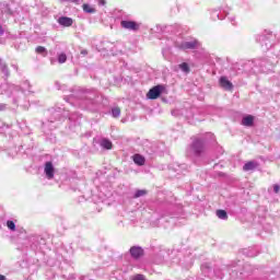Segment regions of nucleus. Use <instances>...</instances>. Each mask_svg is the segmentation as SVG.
Here are the masks:
<instances>
[{
    "label": "nucleus",
    "instance_id": "obj_1",
    "mask_svg": "<svg viewBox=\"0 0 280 280\" xmlns=\"http://www.w3.org/2000/svg\"><path fill=\"white\" fill-rule=\"evenodd\" d=\"M190 154L200 156L205 152V140L196 138L190 145Z\"/></svg>",
    "mask_w": 280,
    "mask_h": 280
},
{
    "label": "nucleus",
    "instance_id": "obj_21",
    "mask_svg": "<svg viewBox=\"0 0 280 280\" xmlns=\"http://www.w3.org/2000/svg\"><path fill=\"white\" fill-rule=\"evenodd\" d=\"M7 226L10 231H16V224H14L13 221H7Z\"/></svg>",
    "mask_w": 280,
    "mask_h": 280
},
{
    "label": "nucleus",
    "instance_id": "obj_27",
    "mask_svg": "<svg viewBox=\"0 0 280 280\" xmlns=\"http://www.w3.org/2000/svg\"><path fill=\"white\" fill-rule=\"evenodd\" d=\"M98 5H106V0H98Z\"/></svg>",
    "mask_w": 280,
    "mask_h": 280
},
{
    "label": "nucleus",
    "instance_id": "obj_7",
    "mask_svg": "<svg viewBox=\"0 0 280 280\" xmlns=\"http://www.w3.org/2000/svg\"><path fill=\"white\" fill-rule=\"evenodd\" d=\"M130 255L133 259H139V257H143V248L139 246H132L130 248Z\"/></svg>",
    "mask_w": 280,
    "mask_h": 280
},
{
    "label": "nucleus",
    "instance_id": "obj_11",
    "mask_svg": "<svg viewBox=\"0 0 280 280\" xmlns=\"http://www.w3.org/2000/svg\"><path fill=\"white\" fill-rule=\"evenodd\" d=\"M255 122V117L248 115V116H245L243 119H242V125L243 126H247V127H250L253 126V124Z\"/></svg>",
    "mask_w": 280,
    "mask_h": 280
},
{
    "label": "nucleus",
    "instance_id": "obj_18",
    "mask_svg": "<svg viewBox=\"0 0 280 280\" xmlns=\"http://www.w3.org/2000/svg\"><path fill=\"white\" fill-rule=\"evenodd\" d=\"M257 40H258L259 43H261V45H264V43H265V46L268 47V37H266L265 35H260V36L257 38Z\"/></svg>",
    "mask_w": 280,
    "mask_h": 280
},
{
    "label": "nucleus",
    "instance_id": "obj_10",
    "mask_svg": "<svg viewBox=\"0 0 280 280\" xmlns=\"http://www.w3.org/2000/svg\"><path fill=\"white\" fill-rule=\"evenodd\" d=\"M100 145L101 148H104V150H113V142L106 138L100 141Z\"/></svg>",
    "mask_w": 280,
    "mask_h": 280
},
{
    "label": "nucleus",
    "instance_id": "obj_30",
    "mask_svg": "<svg viewBox=\"0 0 280 280\" xmlns=\"http://www.w3.org/2000/svg\"><path fill=\"white\" fill-rule=\"evenodd\" d=\"M13 69H15V71H19V66H13Z\"/></svg>",
    "mask_w": 280,
    "mask_h": 280
},
{
    "label": "nucleus",
    "instance_id": "obj_29",
    "mask_svg": "<svg viewBox=\"0 0 280 280\" xmlns=\"http://www.w3.org/2000/svg\"><path fill=\"white\" fill-rule=\"evenodd\" d=\"M81 54H83L84 56H86L88 51H86V50H82Z\"/></svg>",
    "mask_w": 280,
    "mask_h": 280
},
{
    "label": "nucleus",
    "instance_id": "obj_8",
    "mask_svg": "<svg viewBox=\"0 0 280 280\" xmlns=\"http://www.w3.org/2000/svg\"><path fill=\"white\" fill-rule=\"evenodd\" d=\"M59 25H62L63 27H71L73 25V19L67 18V16H61L58 19Z\"/></svg>",
    "mask_w": 280,
    "mask_h": 280
},
{
    "label": "nucleus",
    "instance_id": "obj_35",
    "mask_svg": "<svg viewBox=\"0 0 280 280\" xmlns=\"http://www.w3.org/2000/svg\"><path fill=\"white\" fill-rule=\"evenodd\" d=\"M175 112H172V115H174Z\"/></svg>",
    "mask_w": 280,
    "mask_h": 280
},
{
    "label": "nucleus",
    "instance_id": "obj_17",
    "mask_svg": "<svg viewBox=\"0 0 280 280\" xmlns=\"http://www.w3.org/2000/svg\"><path fill=\"white\" fill-rule=\"evenodd\" d=\"M36 54H40L42 56H47V48L43 47V46H38L35 49Z\"/></svg>",
    "mask_w": 280,
    "mask_h": 280
},
{
    "label": "nucleus",
    "instance_id": "obj_5",
    "mask_svg": "<svg viewBox=\"0 0 280 280\" xmlns=\"http://www.w3.org/2000/svg\"><path fill=\"white\" fill-rule=\"evenodd\" d=\"M219 84L225 91H233V83L229 81V78L226 77H221L219 80Z\"/></svg>",
    "mask_w": 280,
    "mask_h": 280
},
{
    "label": "nucleus",
    "instance_id": "obj_34",
    "mask_svg": "<svg viewBox=\"0 0 280 280\" xmlns=\"http://www.w3.org/2000/svg\"><path fill=\"white\" fill-rule=\"evenodd\" d=\"M175 71H178V69L175 68Z\"/></svg>",
    "mask_w": 280,
    "mask_h": 280
},
{
    "label": "nucleus",
    "instance_id": "obj_2",
    "mask_svg": "<svg viewBox=\"0 0 280 280\" xmlns=\"http://www.w3.org/2000/svg\"><path fill=\"white\" fill-rule=\"evenodd\" d=\"M166 89L165 85L159 84L153 86L151 90H149L147 97L148 100H159L161 97L162 93H165Z\"/></svg>",
    "mask_w": 280,
    "mask_h": 280
},
{
    "label": "nucleus",
    "instance_id": "obj_6",
    "mask_svg": "<svg viewBox=\"0 0 280 280\" xmlns=\"http://www.w3.org/2000/svg\"><path fill=\"white\" fill-rule=\"evenodd\" d=\"M44 172L48 180H51V178H54V164L51 162H46Z\"/></svg>",
    "mask_w": 280,
    "mask_h": 280
},
{
    "label": "nucleus",
    "instance_id": "obj_13",
    "mask_svg": "<svg viewBox=\"0 0 280 280\" xmlns=\"http://www.w3.org/2000/svg\"><path fill=\"white\" fill-rule=\"evenodd\" d=\"M177 69H180V71H183V73H189V71H191V69L189 68V63H187V62L179 63L177 66Z\"/></svg>",
    "mask_w": 280,
    "mask_h": 280
},
{
    "label": "nucleus",
    "instance_id": "obj_9",
    "mask_svg": "<svg viewBox=\"0 0 280 280\" xmlns=\"http://www.w3.org/2000/svg\"><path fill=\"white\" fill-rule=\"evenodd\" d=\"M258 165H259V164H258L257 162H255V161H249V162H247V163L244 164L243 170H244V172H250V171L257 168Z\"/></svg>",
    "mask_w": 280,
    "mask_h": 280
},
{
    "label": "nucleus",
    "instance_id": "obj_19",
    "mask_svg": "<svg viewBox=\"0 0 280 280\" xmlns=\"http://www.w3.org/2000/svg\"><path fill=\"white\" fill-rule=\"evenodd\" d=\"M58 62L60 65H63V62H67V55L65 52H61L59 56H58Z\"/></svg>",
    "mask_w": 280,
    "mask_h": 280
},
{
    "label": "nucleus",
    "instance_id": "obj_28",
    "mask_svg": "<svg viewBox=\"0 0 280 280\" xmlns=\"http://www.w3.org/2000/svg\"><path fill=\"white\" fill-rule=\"evenodd\" d=\"M0 280H5V276L0 275Z\"/></svg>",
    "mask_w": 280,
    "mask_h": 280
},
{
    "label": "nucleus",
    "instance_id": "obj_26",
    "mask_svg": "<svg viewBox=\"0 0 280 280\" xmlns=\"http://www.w3.org/2000/svg\"><path fill=\"white\" fill-rule=\"evenodd\" d=\"M5 34V30H3V26L0 24V36H3Z\"/></svg>",
    "mask_w": 280,
    "mask_h": 280
},
{
    "label": "nucleus",
    "instance_id": "obj_14",
    "mask_svg": "<svg viewBox=\"0 0 280 280\" xmlns=\"http://www.w3.org/2000/svg\"><path fill=\"white\" fill-rule=\"evenodd\" d=\"M0 69L2 71V73H4V75L8 78L10 75V70L8 69V65H5L4 62L1 61L0 59Z\"/></svg>",
    "mask_w": 280,
    "mask_h": 280
},
{
    "label": "nucleus",
    "instance_id": "obj_15",
    "mask_svg": "<svg viewBox=\"0 0 280 280\" xmlns=\"http://www.w3.org/2000/svg\"><path fill=\"white\" fill-rule=\"evenodd\" d=\"M217 217L220 220H229V214L224 210H217Z\"/></svg>",
    "mask_w": 280,
    "mask_h": 280
},
{
    "label": "nucleus",
    "instance_id": "obj_23",
    "mask_svg": "<svg viewBox=\"0 0 280 280\" xmlns=\"http://www.w3.org/2000/svg\"><path fill=\"white\" fill-rule=\"evenodd\" d=\"M132 280H147V279H145V276L143 275H136L133 276Z\"/></svg>",
    "mask_w": 280,
    "mask_h": 280
},
{
    "label": "nucleus",
    "instance_id": "obj_33",
    "mask_svg": "<svg viewBox=\"0 0 280 280\" xmlns=\"http://www.w3.org/2000/svg\"><path fill=\"white\" fill-rule=\"evenodd\" d=\"M249 257H255V255H249Z\"/></svg>",
    "mask_w": 280,
    "mask_h": 280
},
{
    "label": "nucleus",
    "instance_id": "obj_3",
    "mask_svg": "<svg viewBox=\"0 0 280 280\" xmlns=\"http://www.w3.org/2000/svg\"><path fill=\"white\" fill-rule=\"evenodd\" d=\"M200 47V42L197 39L190 40V42H183L179 44V49H198Z\"/></svg>",
    "mask_w": 280,
    "mask_h": 280
},
{
    "label": "nucleus",
    "instance_id": "obj_4",
    "mask_svg": "<svg viewBox=\"0 0 280 280\" xmlns=\"http://www.w3.org/2000/svg\"><path fill=\"white\" fill-rule=\"evenodd\" d=\"M120 25L124 30H131L132 32H137V30H139V24L135 21H121Z\"/></svg>",
    "mask_w": 280,
    "mask_h": 280
},
{
    "label": "nucleus",
    "instance_id": "obj_16",
    "mask_svg": "<svg viewBox=\"0 0 280 280\" xmlns=\"http://www.w3.org/2000/svg\"><path fill=\"white\" fill-rule=\"evenodd\" d=\"M83 12L88 14H94L95 8L91 7L90 4H83Z\"/></svg>",
    "mask_w": 280,
    "mask_h": 280
},
{
    "label": "nucleus",
    "instance_id": "obj_22",
    "mask_svg": "<svg viewBox=\"0 0 280 280\" xmlns=\"http://www.w3.org/2000/svg\"><path fill=\"white\" fill-rule=\"evenodd\" d=\"M145 190H137L135 194V198H141V196H145Z\"/></svg>",
    "mask_w": 280,
    "mask_h": 280
},
{
    "label": "nucleus",
    "instance_id": "obj_12",
    "mask_svg": "<svg viewBox=\"0 0 280 280\" xmlns=\"http://www.w3.org/2000/svg\"><path fill=\"white\" fill-rule=\"evenodd\" d=\"M133 163H136V165H145V158L141 154H135L133 155Z\"/></svg>",
    "mask_w": 280,
    "mask_h": 280
},
{
    "label": "nucleus",
    "instance_id": "obj_24",
    "mask_svg": "<svg viewBox=\"0 0 280 280\" xmlns=\"http://www.w3.org/2000/svg\"><path fill=\"white\" fill-rule=\"evenodd\" d=\"M59 1H60V3H69V2L78 3V1H80V0H59Z\"/></svg>",
    "mask_w": 280,
    "mask_h": 280
},
{
    "label": "nucleus",
    "instance_id": "obj_25",
    "mask_svg": "<svg viewBox=\"0 0 280 280\" xmlns=\"http://www.w3.org/2000/svg\"><path fill=\"white\" fill-rule=\"evenodd\" d=\"M273 191H275V194H279V191H280V186H279L278 184H275V185H273Z\"/></svg>",
    "mask_w": 280,
    "mask_h": 280
},
{
    "label": "nucleus",
    "instance_id": "obj_31",
    "mask_svg": "<svg viewBox=\"0 0 280 280\" xmlns=\"http://www.w3.org/2000/svg\"><path fill=\"white\" fill-rule=\"evenodd\" d=\"M5 108V105H0V110H3Z\"/></svg>",
    "mask_w": 280,
    "mask_h": 280
},
{
    "label": "nucleus",
    "instance_id": "obj_20",
    "mask_svg": "<svg viewBox=\"0 0 280 280\" xmlns=\"http://www.w3.org/2000/svg\"><path fill=\"white\" fill-rule=\"evenodd\" d=\"M112 115L113 117H119V115H121V109L119 107H114L112 109Z\"/></svg>",
    "mask_w": 280,
    "mask_h": 280
},
{
    "label": "nucleus",
    "instance_id": "obj_32",
    "mask_svg": "<svg viewBox=\"0 0 280 280\" xmlns=\"http://www.w3.org/2000/svg\"><path fill=\"white\" fill-rule=\"evenodd\" d=\"M209 137H211L213 139V135L212 133H209Z\"/></svg>",
    "mask_w": 280,
    "mask_h": 280
}]
</instances>
